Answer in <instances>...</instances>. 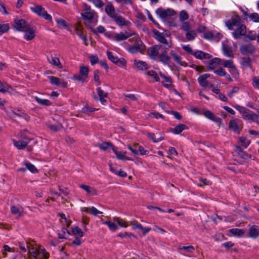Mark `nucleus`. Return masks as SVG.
<instances>
[{
    "mask_svg": "<svg viewBox=\"0 0 259 259\" xmlns=\"http://www.w3.org/2000/svg\"><path fill=\"white\" fill-rule=\"evenodd\" d=\"M226 25L230 30H233L234 27L236 29L232 33L233 37L236 38H239L242 36H244L246 33V26L242 23L240 17L236 15L226 22Z\"/></svg>",
    "mask_w": 259,
    "mask_h": 259,
    "instance_id": "obj_1",
    "label": "nucleus"
},
{
    "mask_svg": "<svg viewBox=\"0 0 259 259\" xmlns=\"http://www.w3.org/2000/svg\"><path fill=\"white\" fill-rule=\"evenodd\" d=\"M128 40L130 41H134V44L131 46L127 49L131 53H142L145 50V46L138 35H135L132 38L129 39Z\"/></svg>",
    "mask_w": 259,
    "mask_h": 259,
    "instance_id": "obj_2",
    "label": "nucleus"
},
{
    "mask_svg": "<svg viewBox=\"0 0 259 259\" xmlns=\"http://www.w3.org/2000/svg\"><path fill=\"white\" fill-rule=\"evenodd\" d=\"M81 15L83 19L88 21L89 22H96L97 21V13L91 9L90 6L85 4H83V10L81 12Z\"/></svg>",
    "mask_w": 259,
    "mask_h": 259,
    "instance_id": "obj_3",
    "label": "nucleus"
},
{
    "mask_svg": "<svg viewBox=\"0 0 259 259\" xmlns=\"http://www.w3.org/2000/svg\"><path fill=\"white\" fill-rule=\"evenodd\" d=\"M29 259H49V254L44 248L39 247L35 250L32 251L31 254L29 255Z\"/></svg>",
    "mask_w": 259,
    "mask_h": 259,
    "instance_id": "obj_4",
    "label": "nucleus"
},
{
    "mask_svg": "<svg viewBox=\"0 0 259 259\" xmlns=\"http://www.w3.org/2000/svg\"><path fill=\"white\" fill-rule=\"evenodd\" d=\"M156 13L160 17V18L164 20L169 19L171 16L176 15V13L172 9H163L162 8H158L156 11Z\"/></svg>",
    "mask_w": 259,
    "mask_h": 259,
    "instance_id": "obj_5",
    "label": "nucleus"
},
{
    "mask_svg": "<svg viewBox=\"0 0 259 259\" xmlns=\"http://www.w3.org/2000/svg\"><path fill=\"white\" fill-rule=\"evenodd\" d=\"M30 10L34 13H36L38 16L43 17L45 19L51 21L52 17L48 14L45 9L40 5H36L30 8Z\"/></svg>",
    "mask_w": 259,
    "mask_h": 259,
    "instance_id": "obj_6",
    "label": "nucleus"
},
{
    "mask_svg": "<svg viewBox=\"0 0 259 259\" xmlns=\"http://www.w3.org/2000/svg\"><path fill=\"white\" fill-rule=\"evenodd\" d=\"M243 118L246 120H250L252 121H255L259 124V116L252 112L243 107L242 112Z\"/></svg>",
    "mask_w": 259,
    "mask_h": 259,
    "instance_id": "obj_7",
    "label": "nucleus"
},
{
    "mask_svg": "<svg viewBox=\"0 0 259 259\" xmlns=\"http://www.w3.org/2000/svg\"><path fill=\"white\" fill-rule=\"evenodd\" d=\"M107 55L108 59L113 63L117 65L118 66L123 67L125 65L126 62L124 59H119L117 57L114 56L112 52L109 51L107 52Z\"/></svg>",
    "mask_w": 259,
    "mask_h": 259,
    "instance_id": "obj_8",
    "label": "nucleus"
},
{
    "mask_svg": "<svg viewBox=\"0 0 259 259\" xmlns=\"http://www.w3.org/2000/svg\"><path fill=\"white\" fill-rule=\"evenodd\" d=\"M15 27L21 31H26L30 27V25L23 19H16L15 20Z\"/></svg>",
    "mask_w": 259,
    "mask_h": 259,
    "instance_id": "obj_9",
    "label": "nucleus"
},
{
    "mask_svg": "<svg viewBox=\"0 0 259 259\" xmlns=\"http://www.w3.org/2000/svg\"><path fill=\"white\" fill-rule=\"evenodd\" d=\"M134 33L127 31H121L119 33H115L113 36L114 40L117 41H120L126 39L129 37L132 36Z\"/></svg>",
    "mask_w": 259,
    "mask_h": 259,
    "instance_id": "obj_10",
    "label": "nucleus"
},
{
    "mask_svg": "<svg viewBox=\"0 0 259 259\" xmlns=\"http://www.w3.org/2000/svg\"><path fill=\"white\" fill-rule=\"evenodd\" d=\"M240 51L242 55L252 54L255 51V47L250 44L242 45Z\"/></svg>",
    "mask_w": 259,
    "mask_h": 259,
    "instance_id": "obj_11",
    "label": "nucleus"
},
{
    "mask_svg": "<svg viewBox=\"0 0 259 259\" xmlns=\"http://www.w3.org/2000/svg\"><path fill=\"white\" fill-rule=\"evenodd\" d=\"M9 116L15 120H16L19 118H23L26 120H28L29 119V116L28 115L23 112H20L18 110L17 111H12V113L9 114Z\"/></svg>",
    "mask_w": 259,
    "mask_h": 259,
    "instance_id": "obj_12",
    "label": "nucleus"
},
{
    "mask_svg": "<svg viewBox=\"0 0 259 259\" xmlns=\"http://www.w3.org/2000/svg\"><path fill=\"white\" fill-rule=\"evenodd\" d=\"M112 19L114 20L115 23L120 26H128L131 25L130 22L126 20L124 18L119 15L118 13L115 15V16H114Z\"/></svg>",
    "mask_w": 259,
    "mask_h": 259,
    "instance_id": "obj_13",
    "label": "nucleus"
},
{
    "mask_svg": "<svg viewBox=\"0 0 259 259\" xmlns=\"http://www.w3.org/2000/svg\"><path fill=\"white\" fill-rule=\"evenodd\" d=\"M154 34L155 38L158 41L166 45L168 48H171V45L167 41L163 33H160L158 31H154Z\"/></svg>",
    "mask_w": 259,
    "mask_h": 259,
    "instance_id": "obj_14",
    "label": "nucleus"
},
{
    "mask_svg": "<svg viewBox=\"0 0 259 259\" xmlns=\"http://www.w3.org/2000/svg\"><path fill=\"white\" fill-rule=\"evenodd\" d=\"M113 151L115 154L117 159L123 160H131V159L126 156V152L123 151H118L117 148H113Z\"/></svg>",
    "mask_w": 259,
    "mask_h": 259,
    "instance_id": "obj_15",
    "label": "nucleus"
},
{
    "mask_svg": "<svg viewBox=\"0 0 259 259\" xmlns=\"http://www.w3.org/2000/svg\"><path fill=\"white\" fill-rule=\"evenodd\" d=\"M197 59H209L211 58V56L206 53L203 52L201 51H197L194 52L193 55Z\"/></svg>",
    "mask_w": 259,
    "mask_h": 259,
    "instance_id": "obj_16",
    "label": "nucleus"
},
{
    "mask_svg": "<svg viewBox=\"0 0 259 259\" xmlns=\"http://www.w3.org/2000/svg\"><path fill=\"white\" fill-rule=\"evenodd\" d=\"M229 127L233 130H239L242 128L241 121L237 119L231 120L229 122Z\"/></svg>",
    "mask_w": 259,
    "mask_h": 259,
    "instance_id": "obj_17",
    "label": "nucleus"
},
{
    "mask_svg": "<svg viewBox=\"0 0 259 259\" xmlns=\"http://www.w3.org/2000/svg\"><path fill=\"white\" fill-rule=\"evenodd\" d=\"M170 55L173 58L175 61L178 64L181 66H185L186 65V63L182 61L181 56H180L175 51H171Z\"/></svg>",
    "mask_w": 259,
    "mask_h": 259,
    "instance_id": "obj_18",
    "label": "nucleus"
},
{
    "mask_svg": "<svg viewBox=\"0 0 259 259\" xmlns=\"http://www.w3.org/2000/svg\"><path fill=\"white\" fill-rule=\"evenodd\" d=\"M48 60L51 65L57 66L60 69L63 68V66L61 64L60 60L58 57L53 56L52 55L51 56L50 58L48 57Z\"/></svg>",
    "mask_w": 259,
    "mask_h": 259,
    "instance_id": "obj_19",
    "label": "nucleus"
},
{
    "mask_svg": "<svg viewBox=\"0 0 259 259\" xmlns=\"http://www.w3.org/2000/svg\"><path fill=\"white\" fill-rule=\"evenodd\" d=\"M259 235L258 226L253 225L249 229V236L253 238H256Z\"/></svg>",
    "mask_w": 259,
    "mask_h": 259,
    "instance_id": "obj_20",
    "label": "nucleus"
},
{
    "mask_svg": "<svg viewBox=\"0 0 259 259\" xmlns=\"http://www.w3.org/2000/svg\"><path fill=\"white\" fill-rule=\"evenodd\" d=\"M203 115L207 118L218 122H221V119L219 117H217L214 114L209 110L204 111Z\"/></svg>",
    "mask_w": 259,
    "mask_h": 259,
    "instance_id": "obj_21",
    "label": "nucleus"
},
{
    "mask_svg": "<svg viewBox=\"0 0 259 259\" xmlns=\"http://www.w3.org/2000/svg\"><path fill=\"white\" fill-rule=\"evenodd\" d=\"M24 34V38L27 40L32 39L35 36V31L30 27L28 30H26Z\"/></svg>",
    "mask_w": 259,
    "mask_h": 259,
    "instance_id": "obj_22",
    "label": "nucleus"
},
{
    "mask_svg": "<svg viewBox=\"0 0 259 259\" xmlns=\"http://www.w3.org/2000/svg\"><path fill=\"white\" fill-rule=\"evenodd\" d=\"M97 94L99 97V99L100 102L104 104L106 102V100L105 99L107 97V93H105L103 90H102L101 88H98L97 89Z\"/></svg>",
    "mask_w": 259,
    "mask_h": 259,
    "instance_id": "obj_23",
    "label": "nucleus"
},
{
    "mask_svg": "<svg viewBox=\"0 0 259 259\" xmlns=\"http://www.w3.org/2000/svg\"><path fill=\"white\" fill-rule=\"evenodd\" d=\"M79 187L86 191L89 194H91L92 195H96L97 194L96 190L92 187L83 184L80 185Z\"/></svg>",
    "mask_w": 259,
    "mask_h": 259,
    "instance_id": "obj_24",
    "label": "nucleus"
},
{
    "mask_svg": "<svg viewBox=\"0 0 259 259\" xmlns=\"http://www.w3.org/2000/svg\"><path fill=\"white\" fill-rule=\"evenodd\" d=\"M26 248L28 251L29 255L31 254L32 251L34 250L35 251V249L38 248V247L35 244L34 241L31 240L30 241L26 242Z\"/></svg>",
    "mask_w": 259,
    "mask_h": 259,
    "instance_id": "obj_25",
    "label": "nucleus"
},
{
    "mask_svg": "<svg viewBox=\"0 0 259 259\" xmlns=\"http://www.w3.org/2000/svg\"><path fill=\"white\" fill-rule=\"evenodd\" d=\"M105 11L108 15L112 18L117 14V13L116 12L113 6L112 5H107L105 8Z\"/></svg>",
    "mask_w": 259,
    "mask_h": 259,
    "instance_id": "obj_26",
    "label": "nucleus"
},
{
    "mask_svg": "<svg viewBox=\"0 0 259 259\" xmlns=\"http://www.w3.org/2000/svg\"><path fill=\"white\" fill-rule=\"evenodd\" d=\"M134 64L140 70H145L148 69V65L145 62L135 60Z\"/></svg>",
    "mask_w": 259,
    "mask_h": 259,
    "instance_id": "obj_27",
    "label": "nucleus"
},
{
    "mask_svg": "<svg viewBox=\"0 0 259 259\" xmlns=\"http://www.w3.org/2000/svg\"><path fill=\"white\" fill-rule=\"evenodd\" d=\"M10 90H12V87L10 85L0 80V92L2 93L10 92Z\"/></svg>",
    "mask_w": 259,
    "mask_h": 259,
    "instance_id": "obj_28",
    "label": "nucleus"
},
{
    "mask_svg": "<svg viewBox=\"0 0 259 259\" xmlns=\"http://www.w3.org/2000/svg\"><path fill=\"white\" fill-rule=\"evenodd\" d=\"M97 146L99 147L101 150L103 151H106L108 149L111 148L113 149V148L114 147L113 146L112 144L108 142H103L102 143H98L97 145Z\"/></svg>",
    "mask_w": 259,
    "mask_h": 259,
    "instance_id": "obj_29",
    "label": "nucleus"
},
{
    "mask_svg": "<svg viewBox=\"0 0 259 259\" xmlns=\"http://www.w3.org/2000/svg\"><path fill=\"white\" fill-rule=\"evenodd\" d=\"M221 63V59H220L219 58H215L212 59L209 63V65H208L209 69H211V70L214 69Z\"/></svg>",
    "mask_w": 259,
    "mask_h": 259,
    "instance_id": "obj_30",
    "label": "nucleus"
},
{
    "mask_svg": "<svg viewBox=\"0 0 259 259\" xmlns=\"http://www.w3.org/2000/svg\"><path fill=\"white\" fill-rule=\"evenodd\" d=\"M162 45H160L150 48L149 50V53L150 55L154 57L158 55L159 50L160 49Z\"/></svg>",
    "mask_w": 259,
    "mask_h": 259,
    "instance_id": "obj_31",
    "label": "nucleus"
},
{
    "mask_svg": "<svg viewBox=\"0 0 259 259\" xmlns=\"http://www.w3.org/2000/svg\"><path fill=\"white\" fill-rule=\"evenodd\" d=\"M186 35L187 40H192L196 37L197 33L195 30H190L186 32Z\"/></svg>",
    "mask_w": 259,
    "mask_h": 259,
    "instance_id": "obj_32",
    "label": "nucleus"
},
{
    "mask_svg": "<svg viewBox=\"0 0 259 259\" xmlns=\"http://www.w3.org/2000/svg\"><path fill=\"white\" fill-rule=\"evenodd\" d=\"M158 57L160 61L164 64H168L170 61V57L164 53L160 54Z\"/></svg>",
    "mask_w": 259,
    "mask_h": 259,
    "instance_id": "obj_33",
    "label": "nucleus"
},
{
    "mask_svg": "<svg viewBox=\"0 0 259 259\" xmlns=\"http://www.w3.org/2000/svg\"><path fill=\"white\" fill-rule=\"evenodd\" d=\"M241 65L244 67H250L251 65L250 58L247 57H243L242 58Z\"/></svg>",
    "mask_w": 259,
    "mask_h": 259,
    "instance_id": "obj_34",
    "label": "nucleus"
},
{
    "mask_svg": "<svg viewBox=\"0 0 259 259\" xmlns=\"http://www.w3.org/2000/svg\"><path fill=\"white\" fill-rule=\"evenodd\" d=\"M147 135L150 139H151L154 142L156 143L163 139L162 136H160L159 137H156V135L154 134L148 133Z\"/></svg>",
    "mask_w": 259,
    "mask_h": 259,
    "instance_id": "obj_35",
    "label": "nucleus"
},
{
    "mask_svg": "<svg viewBox=\"0 0 259 259\" xmlns=\"http://www.w3.org/2000/svg\"><path fill=\"white\" fill-rule=\"evenodd\" d=\"M34 99L35 101L40 105L49 106L51 104V102L47 99H41L37 97H35Z\"/></svg>",
    "mask_w": 259,
    "mask_h": 259,
    "instance_id": "obj_36",
    "label": "nucleus"
},
{
    "mask_svg": "<svg viewBox=\"0 0 259 259\" xmlns=\"http://www.w3.org/2000/svg\"><path fill=\"white\" fill-rule=\"evenodd\" d=\"M221 64L225 67L230 68L235 65L233 63V61L232 60H221Z\"/></svg>",
    "mask_w": 259,
    "mask_h": 259,
    "instance_id": "obj_37",
    "label": "nucleus"
},
{
    "mask_svg": "<svg viewBox=\"0 0 259 259\" xmlns=\"http://www.w3.org/2000/svg\"><path fill=\"white\" fill-rule=\"evenodd\" d=\"M89 69L87 66H81L80 68L79 74L85 77L86 78L88 77Z\"/></svg>",
    "mask_w": 259,
    "mask_h": 259,
    "instance_id": "obj_38",
    "label": "nucleus"
},
{
    "mask_svg": "<svg viewBox=\"0 0 259 259\" xmlns=\"http://www.w3.org/2000/svg\"><path fill=\"white\" fill-rule=\"evenodd\" d=\"M14 145L18 149H23L27 146V143L24 141H18L15 142Z\"/></svg>",
    "mask_w": 259,
    "mask_h": 259,
    "instance_id": "obj_39",
    "label": "nucleus"
},
{
    "mask_svg": "<svg viewBox=\"0 0 259 259\" xmlns=\"http://www.w3.org/2000/svg\"><path fill=\"white\" fill-rule=\"evenodd\" d=\"M72 234L75 236H78L79 237H82L83 236V233L81 229L78 227L73 228L72 229Z\"/></svg>",
    "mask_w": 259,
    "mask_h": 259,
    "instance_id": "obj_40",
    "label": "nucleus"
},
{
    "mask_svg": "<svg viewBox=\"0 0 259 259\" xmlns=\"http://www.w3.org/2000/svg\"><path fill=\"white\" fill-rule=\"evenodd\" d=\"M189 18V15L188 13L185 11H182L180 13L179 19L181 22H184Z\"/></svg>",
    "mask_w": 259,
    "mask_h": 259,
    "instance_id": "obj_41",
    "label": "nucleus"
},
{
    "mask_svg": "<svg viewBox=\"0 0 259 259\" xmlns=\"http://www.w3.org/2000/svg\"><path fill=\"white\" fill-rule=\"evenodd\" d=\"M50 81L51 83L55 84L57 86H60L61 84V79L55 76H49Z\"/></svg>",
    "mask_w": 259,
    "mask_h": 259,
    "instance_id": "obj_42",
    "label": "nucleus"
},
{
    "mask_svg": "<svg viewBox=\"0 0 259 259\" xmlns=\"http://www.w3.org/2000/svg\"><path fill=\"white\" fill-rule=\"evenodd\" d=\"M230 232L232 234L238 236H242L244 233V231L243 230L239 229H230Z\"/></svg>",
    "mask_w": 259,
    "mask_h": 259,
    "instance_id": "obj_43",
    "label": "nucleus"
},
{
    "mask_svg": "<svg viewBox=\"0 0 259 259\" xmlns=\"http://www.w3.org/2000/svg\"><path fill=\"white\" fill-rule=\"evenodd\" d=\"M198 81L200 85L203 87H206L209 85L208 81L202 75L200 76L198 78Z\"/></svg>",
    "mask_w": 259,
    "mask_h": 259,
    "instance_id": "obj_44",
    "label": "nucleus"
},
{
    "mask_svg": "<svg viewBox=\"0 0 259 259\" xmlns=\"http://www.w3.org/2000/svg\"><path fill=\"white\" fill-rule=\"evenodd\" d=\"M138 144L136 143L134 144L133 145H128V148L129 150L131 151V152L134 154V155H138L139 154L138 150Z\"/></svg>",
    "mask_w": 259,
    "mask_h": 259,
    "instance_id": "obj_45",
    "label": "nucleus"
},
{
    "mask_svg": "<svg viewBox=\"0 0 259 259\" xmlns=\"http://www.w3.org/2000/svg\"><path fill=\"white\" fill-rule=\"evenodd\" d=\"M146 74L152 77L156 81H159L160 80L159 77H158L157 73L153 70L149 71L146 73Z\"/></svg>",
    "mask_w": 259,
    "mask_h": 259,
    "instance_id": "obj_46",
    "label": "nucleus"
},
{
    "mask_svg": "<svg viewBox=\"0 0 259 259\" xmlns=\"http://www.w3.org/2000/svg\"><path fill=\"white\" fill-rule=\"evenodd\" d=\"M27 168L30 170L32 173H35L38 171L37 169L35 167V166L29 162H26L25 164Z\"/></svg>",
    "mask_w": 259,
    "mask_h": 259,
    "instance_id": "obj_47",
    "label": "nucleus"
},
{
    "mask_svg": "<svg viewBox=\"0 0 259 259\" xmlns=\"http://www.w3.org/2000/svg\"><path fill=\"white\" fill-rule=\"evenodd\" d=\"M114 221L116 222L121 227L126 228L127 227V225L126 222L123 219H120L119 218H114Z\"/></svg>",
    "mask_w": 259,
    "mask_h": 259,
    "instance_id": "obj_48",
    "label": "nucleus"
},
{
    "mask_svg": "<svg viewBox=\"0 0 259 259\" xmlns=\"http://www.w3.org/2000/svg\"><path fill=\"white\" fill-rule=\"evenodd\" d=\"M10 27L8 24H0V35L3 33L7 32Z\"/></svg>",
    "mask_w": 259,
    "mask_h": 259,
    "instance_id": "obj_49",
    "label": "nucleus"
},
{
    "mask_svg": "<svg viewBox=\"0 0 259 259\" xmlns=\"http://www.w3.org/2000/svg\"><path fill=\"white\" fill-rule=\"evenodd\" d=\"M250 20L254 22H259V15L256 13H253L248 16Z\"/></svg>",
    "mask_w": 259,
    "mask_h": 259,
    "instance_id": "obj_50",
    "label": "nucleus"
},
{
    "mask_svg": "<svg viewBox=\"0 0 259 259\" xmlns=\"http://www.w3.org/2000/svg\"><path fill=\"white\" fill-rule=\"evenodd\" d=\"M179 250H182L184 249L186 250L188 253H192L194 250H195V248L194 246H179Z\"/></svg>",
    "mask_w": 259,
    "mask_h": 259,
    "instance_id": "obj_51",
    "label": "nucleus"
},
{
    "mask_svg": "<svg viewBox=\"0 0 259 259\" xmlns=\"http://www.w3.org/2000/svg\"><path fill=\"white\" fill-rule=\"evenodd\" d=\"M214 72L215 74L219 76H225L227 75L226 72L222 67H220L217 69V70H214Z\"/></svg>",
    "mask_w": 259,
    "mask_h": 259,
    "instance_id": "obj_52",
    "label": "nucleus"
},
{
    "mask_svg": "<svg viewBox=\"0 0 259 259\" xmlns=\"http://www.w3.org/2000/svg\"><path fill=\"white\" fill-rule=\"evenodd\" d=\"M130 224L134 230L142 229V225L139 224L137 221H132L130 222Z\"/></svg>",
    "mask_w": 259,
    "mask_h": 259,
    "instance_id": "obj_53",
    "label": "nucleus"
},
{
    "mask_svg": "<svg viewBox=\"0 0 259 259\" xmlns=\"http://www.w3.org/2000/svg\"><path fill=\"white\" fill-rule=\"evenodd\" d=\"M182 23V25L181 26V28L185 31L187 32L190 30L191 29V25L189 22H181Z\"/></svg>",
    "mask_w": 259,
    "mask_h": 259,
    "instance_id": "obj_54",
    "label": "nucleus"
},
{
    "mask_svg": "<svg viewBox=\"0 0 259 259\" xmlns=\"http://www.w3.org/2000/svg\"><path fill=\"white\" fill-rule=\"evenodd\" d=\"M104 224L107 225L109 228L113 231H115L117 229V226L115 224L111 221H106Z\"/></svg>",
    "mask_w": 259,
    "mask_h": 259,
    "instance_id": "obj_55",
    "label": "nucleus"
},
{
    "mask_svg": "<svg viewBox=\"0 0 259 259\" xmlns=\"http://www.w3.org/2000/svg\"><path fill=\"white\" fill-rule=\"evenodd\" d=\"M11 211L13 214H18L19 216H21L22 214L19 208L15 205L11 207Z\"/></svg>",
    "mask_w": 259,
    "mask_h": 259,
    "instance_id": "obj_56",
    "label": "nucleus"
},
{
    "mask_svg": "<svg viewBox=\"0 0 259 259\" xmlns=\"http://www.w3.org/2000/svg\"><path fill=\"white\" fill-rule=\"evenodd\" d=\"M72 79L74 80H78L83 83L86 81L87 78L79 74L78 75H74V76H73Z\"/></svg>",
    "mask_w": 259,
    "mask_h": 259,
    "instance_id": "obj_57",
    "label": "nucleus"
},
{
    "mask_svg": "<svg viewBox=\"0 0 259 259\" xmlns=\"http://www.w3.org/2000/svg\"><path fill=\"white\" fill-rule=\"evenodd\" d=\"M239 139L240 141L242 144L243 146L245 148H247L250 144V141L248 140L245 137H240Z\"/></svg>",
    "mask_w": 259,
    "mask_h": 259,
    "instance_id": "obj_58",
    "label": "nucleus"
},
{
    "mask_svg": "<svg viewBox=\"0 0 259 259\" xmlns=\"http://www.w3.org/2000/svg\"><path fill=\"white\" fill-rule=\"evenodd\" d=\"M223 51L225 55L231 57L232 53L231 49L228 46H223Z\"/></svg>",
    "mask_w": 259,
    "mask_h": 259,
    "instance_id": "obj_59",
    "label": "nucleus"
},
{
    "mask_svg": "<svg viewBox=\"0 0 259 259\" xmlns=\"http://www.w3.org/2000/svg\"><path fill=\"white\" fill-rule=\"evenodd\" d=\"M90 2L93 3V4L98 8L102 7L104 4L101 0H88Z\"/></svg>",
    "mask_w": 259,
    "mask_h": 259,
    "instance_id": "obj_60",
    "label": "nucleus"
},
{
    "mask_svg": "<svg viewBox=\"0 0 259 259\" xmlns=\"http://www.w3.org/2000/svg\"><path fill=\"white\" fill-rule=\"evenodd\" d=\"M138 150L142 155H146L148 154V151L145 150L142 146H140L139 144L138 147Z\"/></svg>",
    "mask_w": 259,
    "mask_h": 259,
    "instance_id": "obj_61",
    "label": "nucleus"
},
{
    "mask_svg": "<svg viewBox=\"0 0 259 259\" xmlns=\"http://www.w3.org/2000/svg\"><path fill=\"white\" fill-rule=\"evenodd\" d=\"M110 166V170L114 173L115 175H117V172L118 171V166L116 164H110L109 165Z\"/></svg>",
    "mask_w": 259,
    "mask_h": 259,
    "instance_id": "obj_62",
    "label": "nucleus"
},
{
    "mask_svg": "<svg viewBox=\"0 0 259 259\" xmlns=\"http://www.w3.org/2000/svg\"><path fill=\"white\" fill-rule=\"evenodd\" d=\"M90 60L92 65H95L97 63L98 61V58L97 55H92L90 57Z\"/></svg>",
    "mask_w": 259,
    "mask_h": 259,
    "instance_id": "obj_63",
    "label": "nucleus"
},
{
    "mask_svg": "<svg viewBox=\"0 0 259 259\" xmlns=\"http://www.w3.org/2000/svg\"><path fill=\"white\" fill-rule=\"evenodd\" d=\"M252 85L254 88H259V77L253 78Z\"/></svg>",
    "mask_w": 259,
    "mask_h": 259,
    "instance_id": "obj_64",
    "label": "nucleus"
}]
</instances>
